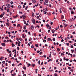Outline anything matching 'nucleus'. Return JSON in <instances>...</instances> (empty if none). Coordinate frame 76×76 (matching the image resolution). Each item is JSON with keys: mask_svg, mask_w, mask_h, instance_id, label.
<instances>
[{"mask_svg": "<svg viewBox=\"0 0 76 76\" xmlns=\"http://www.w3.org/2000/svg\"><path fill=\"white\" fill-rule=\"evenodd\" d=\"M37 19H39V16H37Z\"/></svg>", "mask_w": 76, "mask_h": 76, "instance_id": "774afa93", "label": "nucleus"}, {"mask_svg": "<svg viewBox=\"0 0 76 76\" xmlns=\"http://www.w3.org/2000/svg\"><path fill=\"white\" fill-rule=\"evenodd\" d=\"M43 22L44 23L45 22V20H43Z\"/></svg>", "mask_w": 76, "mask_h": 76, "instance_id": "864d4df0", "label": "nucleus"}, {"mask_svg": "<svg viewBox=\"0 0 76 76\" xmlns=\"http://www.w3.org/2000/svg\"><path fill=\"white\" fill-rule=\"evenodd\" d=\"M45 2L46 3H48V0H45Z\"/></svg>", "mask_w": 76, "mask_h": 76, "instance_id": "bb28decb", "label": "nucleus"}, {"mask_svg": "<svg viewBox=\"0 0 76 76\" xmlns=\"http://www.w3.org/2000/svg\"><path fill=\"white\" fill-rule=\"evenodd\" d=\"M18 17V15H16L15 16H14V18H17Z\"/></svg>", "mask_w": 76, "mask_h": 76, "instance_id": "c9c22d12", "label": "nucleus"}, {"mask_svg": "<svg viewBox=\"0 0 76 76\" xmlns=\"http://www.w3.org/2000/svg\"><path fill=\"white\" fill-rule=\"evenodd\" d=\"M22 17L24 19H25V18H26V16L25 15H22Z\"/></svg>", "mask_w": 76, "mask_h": 76, "instance_id": "423d86ee", "label": "nucleus"}, {"mask_svg": "<svg viewBox=\"0 0 76 76\" xmlns=\"http://www.w3.org/2000/svg\"><path fill=\"white\" fill-rule=\"evenodd\" d=\"M40 60H39V61H38V64H39V65L40 64Z\"/></svg>", "mask_w": 76, "mask_h": 76, "instance_id": "cd10ccee", "label": "nucleus"}, {"mask_svg": "<svg viewBox=\"0 0 76 76\" xmlns=\"http://www.w3.org/2000/svg\"><path fill=\"white\" fill-rule=\"evenodd\" d=\"M28 35H30V34H31V33L29 32H28Z\"/></svg>", "mask_w": 76, "mask_h": 76, "instance_id": "bf43d9fd", "label": "nucleus"}, {"mask_svg": "<svg viewBox=\"0 0 76 76\" xmlns=\"http://www.w3.org/2000/svg\"><path fill=\"white\" fill-rule=\"evenodd\" d=\"M20 7H21V6H20V5H19L18 6V8H19V9H20Z\"/></svg>", "mask_w": 76, "mask_h": 76, "instance_id": "a18cd8bd", "label": "nucleus"}, {"mask_svg": "<svg viewBox=\"0 0 76 76\" xmlns=\"http://www.w3.org/2000/svg\"><path fill=\"white\" fill-rule=\"evenodd\" d=\"M12 66H15V64H12Z\"/></svg>", "mask_w": 76, "mask_h": 76, "instance_id": "de8ad7c7", "label": "nucleus"}, {"mask_svg": "<svg viewBox=\"0 0 76 76\" xmlns=\"http://www.w3.org/2000/svg\"><path fill=\"white\" fill-rule=\"evenodd\" d=\"M20 24H18L17 25V27H18V28H19V27H20Z\"/></svg>", "mask_w": 76, "mask_h": 76, "instance_id": "ddd939ff", "label": "nucleus"}, {"mask_svg": "<svg viewBox=\"0 0 76 76\" xmlns=\"http://www.w3.org/2000/svg\"><path fill=\"white\" fill-rule=\"evenodd\" d=\"M19 13H21V14H22L23 12H20L19 11Z\"/></svg>", "mask_w": 76, "mask_h": 76, "instance_id": "f704fd0d", "label": "nucleus"}, {"mask_svg": "<svg viewBox=\"0 0 76 76\" xmlns=\"http://www.w3.org/2000/svg\"><path fill=\"white\" fill-rule=\"evenodd\" d=\"M23 8H25V6L24 5H23Z\"/></svg>", "mask_w": 76, "mask_h": 76, "instance_id": "69168bd1", "label": "nucleus"}, {"mask_svg": "<svg viewBox=\"0 0 76 76\" xmlns=\"http://www.w3.org/2000/svg\"><path fill=\"white\" fill-rule=\"evenodd\" d=\"M34 26H32L31 27V29H34Z\"/></svg>", "mask_w": 76, "mask_h": 76, "instance_id": "6e6552de", "label": "nucleus"}, {"mask_svg": "<svg viewBox=\"0 0 76 76\" xmlns=\"http://www.w3.org/2000/svg\"><path fill=\"white\" fill-rule=\"evenodd\" d=\"M2 63H3V64H5V61H3Z\"/></svg>", "mask_w": 76, "mask_h": 76, "instance_id": "e433bc0d", "label": "nucleus"}, {"mask_svg": "<svg viewBox=\"0 0 76 76\" xmlns=\"http://www.w3.org/2000/svg\"><path fill=\"white\" fill-rule=\"evenodd\" d=\"M13 26H16V24H13Z\"/></svg>", "mask_w": 76, "mask_h": 76, "instance_id": "4d7b16f0", "label": "nucleus"}, {"mask_svg": "<svg viewBox=\"0 0 76 76\" xmlns=\"http://www.w3.org/2000/svg\"><path fill=\"white\" fill-rule=\"evenodd\" d=\"M71 51H72V53H73V52H74V51H73V50H72H72H71Z\"/></svg>", "mask_w": 76, "mask_h": 76, "instance_id": "4c0bfd02", "label": "nucleus"}, {"mask_svg": "<svg viewBox=\"0 0 76 76\" xmlns=\"http://www.w3.org/2000/svg\"><path fill=\"white\" fill-rule=\"evenodd\" d=\"M71 48H73V46L72 45H71Z\"/></svg>", "mask_w": 76, "mask_h": 76, "instance_id": "a19ab883", "label": "nucleus"}, {"mask_svg": "<svg viewBox=\"0 0 76 76\" xmlns=\"http://www.w3.org/2000/svg\"><path fill=\"white\" fill-rule=\"evenodd\" d=\"M35 45L36 47H38V44H36Z\"/></svg>", "mask_w": 76, "mask_h": 76, "instance_id": "f3484780", "label": "nucleus"}, {"mask_svg": "<svg viewBox=\"0 0 76 76\" xmlns=\"http://www.w3.org/2000/svg\"><path fill=\"white\" fill-rule=\"evenodd\" d=\"M32 16H34V13L33 12H32Z\"/></svg>", "mask_w": 76, "mask_h": 76, "instance_id": "c756f323", "label": "nucleus"}, {"mask_svg": "<svg viewBox=\"0 0 76 76\" xmlns=\"http://www.w3.org/2000/svg\"><path fill=\"white\" fill-rule=\"evenodd\" d=\"M58 60H59V59H58L56 60V63H57L58 62Z\"/></svg>", "mask_w": 76, "mask_h": 76, "instance_id": "72a5a7b5", "label": "nucleus"}, {"mask_svg": "<svg viewBox=\"0 0 76 76\" xmlns=\"http://www.w3.org/2000/svg\"><path fill=\"white\" fill-rule=\"evenodd\" d=\"M6 25H7L8 26H9L10 25L9 24V23H6Z\"/></svg>", "mask_w": 76, "mask_h": 76, "instance_id": "c85d7f7f", "label": "nucleus"}, {"mask_svg": "<svg viewBox=\"0 0 76 76\" xmlns=\"http://www.w3.org/2000/svg\"><path fill=\"white\" fill-rule=\"evenodd\" d=\"M52 61V59H50L49 60H48V62H49V61Z\"/></svg>", "mask_w": 76, "mask_h": 76, "instance_id": "a878e982", "label": "nucleus"}, {"mask_svg": "<svg viewBox=\"0 0 76 76\" xmlns=\"http://www.w3.org/2000/svg\"><path fill=\"white\" fill-rule=\"evenodd\" d=\"M57 51H58L59 52V51H60V49L59 48H58L57 49Z\"/></svg>", "mask_w": 76, "mask_h": 76, "instance_id": "9b49d317", "label": "nucleus"}, {"mask_svg": "<svg viewBox=\"0 0 76 76\" xmlns=\"http://www.w3.org/2000/svg\"><path fill=\"white\" fill-rule=\"evenodd\" d=\"M3 14H1V15H0V18H3Z\"/></svg>", "mask_w": 76, "mask_h": 76, "instance_id": "4468645a", "label": "nucleus"}, {"mask_svg": "<svg viewBox=\"0 0 76 76\" xmlns=\"http://www.w3.org/2000/svg\"><path fill=\"white\" fill-rule=\"evenodd\" d=\"M62 55H63V56H64V54L63 53H61V56H62Z\"/></svg>", "mask_w": 76, "mask_h": 76, "instance_id": "6e6d98bb", "label": "nucleus"}, {"mask_svg": "<svg viewBox=\"0 0 76 76\" xmlns=\"http://www.w3.org/2000/svg\"><path fill=\"white\" fill-rule=\"evenodd\" d=\"M23 69H24V70H26V66H25L24 65L23 66Z\"/></svg>", "mask_w": 76, "mask_h": 76, "instance_id": "1a4fd4ad", "label": "nucleus"}, {"mask_svg": "<svg viewBox=\"0 0 76 76\" xmlns=\"http://www.w3.org/2000/svg\"><path fill=\"white\" fill-rule=\"evenodd\" d=\"M1 45L3 47H5V46H6V44L4 43H1Z\"/></svg>", "mask_w": 76, "mask_h": 76, "instance_id": "39448f33", "label": "nucleus"}, {"mask_svg": "<svg viewBox=\"0 0 76 76\" xmlns=\"http://www.w3.org/2000/svg\"><path fill=\"white\" fill-rule=\"evenodd\" d=\"M31 4H32V3H29V5H31Z\"/></svg>", "mask_w": 76, "mask_h": 76, "instance_id": "0e129e2a", "label": "nucleus"}, {"mask_svg": "<svg viewBox=\"0 0 76 76\" xmlns=\"http://www.w3.org/2000/svg\"><path fill=\"white\" fill-rule=\"evenodd\" d=\"M4 42H7L6 41V40H4Z\"/></svg>", "mask_w": 76, "mask_h": 76, "instance_id": "58836bf2", "label": "nucleus"}, {"mask_svg": "<svg viewBox=\"0 0 76 76\" xmlns=\"http://www.w3.org/2000/svg\"><path fill=\"white\" fill-rule=\"evenodd\" d=\"M46 26H47V28H50V29H51V26H49V25L48 24H47L46 25Z\"/></svg>", "mask_w": 76, "mask_h": 76, "instance_id": "20e7f679", "label": "nucleus"}, {"mask_svg": "<svg viewBox=\"0 0 76 76\" xmlns=\"http://www.w3.org/2000/svg\"><path fill=\"white\" fill-rule=\"evenodd\" d=\"M53 22H50V24H51V25H53Z\"/></svg>", "mask_w": 76, "mask_h": 76, "instance_id": "79ce46f5", "label": "nucleus"}, {"mask_svg": "<svg viewBox=\"0 0 76 76\" xmlns=\"http://www.w3.org/2000/svg\"><path fill=\"white\" fill-rule=\"evenodd\" d=\"M12 47H15V45L13 43L12 44Z\"/></svg>", "mask_w": 76, "mask_h": 76, "instance_id": "dca6fc26", "label": "nucleus"}, {"mask_svg": "<svg viewBox=\"0 0 76 76\" xmlns=\"http://www.w3.org/2000/svg\"><path fill=\"white\" fill-rule=\"evenodd\" d=\"M24 5H26V2L24 3Z\"/></svg>", "mask_w": 76, "mask_h": 76, "instance_id": "680f3d73", "label": "nucleus"}, {"mask_svg": "<svg viewBox=\"0 0 76 76\" xmlns=\"http://www.w3.org/2000/svg\"><path fill=\"white\" fill-rule=\"evenodd\" d=\"M70 71H71V72H73V69H72L70 70Z\"/></svg>", "mask_w": 76, "mask_h": 76, "instance_id": "e2e57ef3", "label": "nucleus"}, {"mask_svg": "<svg viewBox=\"0 0 76 76\" xmlns=\"http://www.w3.org/2000/svg\"><path fill=\"white\" fill-rule=\"evenodd\" d=\"M31 66L32 67H34V66H35V64H31Z\"/></svg>", "mask_w": 76, "mask_h": 76, "instance_id": "f8f14e48", "label": "nucleus"}, {"mask_svg": "<svg viewBox=\"0 0 76 76\" xmlns=\"http://www.w3.org/2000/svg\"><path fill=\"white\" fill-rule=\"evenodd\" d=\"M34 36H36V35H37V34L36 33H34Z\"/></svg>", "mask_w": 76, "mask_h": 76, "instance_id": "13d9d810", "label": "nucleus"}, {"mask_svg": "<svg viewBox=\"0 0 76 76\" xmlns=\"http://www.w3.org/2000/svg\"><path fill=\"white\" fill-rule=\"evenodd\" d=\"M16 39L17 40V41L19 40V39H18V38H16Z\"/></svg>", "mask_w": 76, "mask_h": 76, "instance_id": "8fccbe9b", "label": "nucleus"}, {"mask_svg": "<svg viewBox=\"0 0 76 76\" xmlns=\"http://www.w3.org/2000/svg\"><path fill=\"white\" fill-rule=\"evenodd\" d=\"M54 76H58V75H57V73H55L54 74Z\"/></svg>", "mask_w": 76, "mask_h": 76, "instance_id": "aec40b11", "label": "nucleus"}, {"mask_svg": "<svg viewBox=\"0 0 76 76\" xmlns=\"http://www.w3.org/2000/svg\"><path fill=\"white\" fill-rule=\"evenodd\" d=\"M71 14L73 15V14H74V12H73V11H71Z\"/></svg>", "mask_w": 76, "mask_h": 76, "instance_id": "5701e85b", "label": "nucleus"}, {"mask_svg": "<svg viewBox=\"0 0 76 76\" xmlns=\"http://www.w3.org/2000/svg\"><path fill=\"white\" fill-rule=\"evenodd\" d=\"M66 61H69V59H68V58H66V60H65Z\"/></svg>", "mask_w": 76, "mask_h": 76, "instance_id": "09e8293b", "label": "nucleus"}, {"mask_svg": "<svg viewBox=\"0 0 76 76\" xmlns=\"http://www.w3.org/2000/svg\"><path fill=\"white\" fill-rule=\"evenodd\" d=\"M3 58H4V57L3 56L1 57L0 58V60H1V61H2V60H3Z\"/></svg>", "mask_w": 76, "mask_h": 76, "instance_id": "0eeeda50", "label": "nucleus"}, {"mask_svg": "<svg viewBox=\"0 0 76 76\" xmlns=\"http://www.w3.org/2000/svg\"><path fill=\"white\" fill-rule=\"evenodd\" d=\"M27 9H28V7H26V8H25V10H27Z\"/></svg>", "mask_w": 76, "mask_h": 76, "instance_id": "c03bdc74", "label": "nucleus"}, {"mask_svg": "<svg viewBox=\"0 0 76 76\" xmlns=\"http://www.w3.org/2000/svg\"><path fill=\"white\" fill-rule=\"evenodd\" d=\"M31 21H32V23H33V24L35 25V19H34L33 18L32 19Z\"/></svg>", "mask_w": 76, "mask_h": 76, "instance_id": "f257e3e1", "label": "nucleus"}, {"mask_svg": "<svg viewBox=\"0 0 76 76\" xmlns=\"http://www.w3.org/2000/svg\"><path fill=\"white\" fill-rule=\"evenodd\" d=\"M9 9H8L7 10V12L8 13V12H9L10 11H9Z\"/></svg>", "mask_w": 76, "mask_h": 76, "instance_id": "393cba45", "label": "nucleus"}, {"mask_svg": "<svg viewBox=\"0 0 76 76\" xmlns=\"http://www.w3.org/2000/svg\"><path fill=\"white\" fill-rule=\"evenodd\" d=\"M11 54H12V53H10V55L9 56V57H12V56L11 55Z\"/></svg>", "mask_w": 76, "mask_h": 76, "instance_id": "6ab92c4d", "label": "nucleus"}, {"mask_svg": "<svg viewBox=\"0 0 76 76\" xmlns=\"http://www.w3.org/2000/svg\"><path fill=\"white\" fill-rule=\"evenodd\" d=\"M73 57H75V56H76V55L75 54H73L72 56Z\"/></svg>", "mask_w": 76, "mask_h": 76, "instance_id": "473e14b6", "label": "nucleus"}, {"mask_svg": "<svg viewBox=\"0 0 76 76\" xmlns=\"http://www.w3.org/2000/svg\"><path fill=\"white\" fill-rule=\"evenodd\" d=\"M3 15H4V14H5V13L4 12H3L2 13Z\"/></svg>", "mask_w": 76, "mask_h": 76, "instance_id": "603ef678", "label": "nucleus"}, {"mask_svg": "<svg viewBox=\"0 0 76 76\" xmlns=\"http://www.w3.org/2000/svg\"><path fill=\"white\" fill-rule=\"evenodd\" d=\"M19 40H20V41H22V38H20L19 39Z\"/></svg>", "mask_w": 76, "mask_h": 76, "instance_id": "3c124183", "label": "nucleus"}, {"mask_svg": "<svg viewBox=\"0 0 76 76\" xmlns=\"http://www.w3.org/2000/svg\"><path fill=\"white\" fill-rule=\"evenodd\" d=\"M15 51H16V50H12V52L13 53H14V52H15Z\"/></svg>", "mask_w": 76, "mask_h": 76, "instance_id": "ea45409f", "label": "nucleus"}, {"mask_svg": "<svg viewBox=\"0 0 76 76\" xmlns=\"http://www.w3.org/2000/svg\"><path fill=\"white\" fill-rule=\"evenodd\" d=\"M24 29L25 30V29H26V26H24Z\"/></svg>", "mask_w": 76, "mask_h": 76, "instance_id": "b1692460", "label": "nucleus"}, {"mask_svg": "<svg viewBox=\"0 0 76 76\" xmlns=\"http://www.w3.org/2000/svg\"><path fill=\"white\" fill-rule=\"evenodd\" d=\"M60 27L61 28H62V27H63V25H60Z\"/></svg>", "mask_w": 76, "mask_h": 76, "instance_id": "5fc2aeb1", "label": "nucleus"}, {"mask_svg": "<svg viewBox=\"0 0 76 76\" xmlns=\"http://www.w3.org/2000/svg\"><path fill=\"white\" fill-rule=\"evenodd\" d=\"M48 41H52V40H51V38H48Z\"/></svg>", "mask_w": 76, "mask_h": 76, "instance_id": "2eb2a0df", "label": "nucleus"}, {"mask_svg": "<svg viewBox=\"0 0 76 76\" xmlns=\"http://www.w3.org/2000/svg\"><path fill=\"white\" fill-rule=\"evenodd\" d=\"M54 32H55V30H53L52 31V33H54Z\"/></svg>", "mask_w": 76, "mask_h": 76, "instance_id": "412c9836", "label": "nucleus"}, {"mask_svg": "<svg viewBox=\"0 0 76 76\" xmlns=\"http://www.w3.org/2000/svg\"><path fill=\"white\" fill-rule=\"evenodd\" d=\"M48 11V10H47V8H46V9H44L43 10V11L44 12H47Z\"/></svg>", "mask_w": 76, "mask_h": 76, "instance_id": "f03ea898", "label": "nucleus"}, {"mask_svg": "<svg viewBox=\"0 0 76 76\" xmlns=\"http://www.w3.org/2000/svg\"><path fill=\"white\" fill-rule=\"evenodd\" d=\"M35 0H32V1L34 3H36V1H35Z\"/></svg>", "mask_w": 76, "mask_h": 76, "instance_id": "a211bd4d", "label": "nucleus"}, {"mask_svg": "<svg viewBox=\"0 0 76 76\" xmlns=\"http://www.w3.org/2000/svg\"><path fill=\"white\" fill-rule=\"evenodd\" d=\"M27 64L29 66H31V64Z\"/></svg>", "mask_w": 76, "mask_h": 76, "instance_id": "052dcab7", "label": "nucleus"}, {"mask_svg": "<svg viewBox=\"0 0 76 76\" xmlns=\"http://www.w3.org/2000/svg\"><path fill=\"white\" fill-rule=\"evenodd\" d=\"M34 48V46L33 45H32L31 46V48Z\"/></svg>", "mask_w": 76, "mask_h": 76, "instance_id": "49530a36", "label": "nucleus"}, {"mask_svg": "<svg viewBox=\"0 0 76 76\" xmlns=\"http://www.w3.org/2000/svg\"><path fill=\"white\" fill-rule=\"evenodd\" d=\"M23 38H25V37L24 36H22Z\"/></svg>", "mask_w": 76, "mask_h": 76, "instance_id": "338daca9", "label": "nucleus"}, {"mask_svg": "<svg viewBox=\"0 0 76 76\" xmlns=\"http://www.w3.org/2000/svg\"><path fill=\"white\" fill-rule=\"evenodd\" d=\"M53 41H55V40H56V38H53Z\"/></svg>", "mask_w": 76, "mask_h": 76, "instance_id": "2f4dec72", "label": "nucleus"}, {"mask_svg": "<svg viewBox=\"0 0 76 76\" xmlns=\"http://www.w3.org/2000/svg\"><path fill=\"white\" fill-rule=\"evenodd\" d=\"M46 38H47V36H45V37H44L45 39H46Z\"/></svg>", "mask_w": 76, "mask_h": 76, "instance_id": "7c9ffc66", "label": "nucleus"}, {"mask_svg": "<svg viewBox=\"0 0 76 76\" xmlns=\"http://www.w3.org/2000/svg\"><path fill=\"white\" fill-rule=\"evenodd\" d=\"M61 19H64V16L63 15H61Z\"/></svg>", "mask_w": 76, "mask_h": 76, "instance_id": "9d476101", "label": "nucleus"}, {"mask_svg": "<svg viewBox=\"0 0 76 76\" xmlns=\"http://www.w3.org/2000/svg\"><path fill=\"white\" fill-rule=\"evenodd\" d=\"M6 6L8 8H10V5L9 4H6Z\"/></svg>", "mask_w": 76, "mask_h": 76, "instance_id": "7ed1b4c3", "label": "nucleus"}, {"mask_svg": "<svg viewBox=\"0 0 76 76\" xmlns=\"http://www.w3.org/2000/svg\"><path fill=\"white\" fill-rule=\"evenodd\" d=\"M61 8H60V10H59L60 11V13H61Z\"/></svg>", "mask_w": 76, "mask_h": 76, "instance_id": "4be33fe9", "label": "nucleus"}, {"mask_svg": "<svg viewBox=\"0 0 76 76\" xmlns=\"http://www.w3.org/2000/svg\"><path fill=\"white\" fill-rule=\"evenodd\" d=\"M16 75V73L15 72L14 73V76H15V75Z\"/></svg>", "mask_w": 76, "mask_h": 76, "instance_id": "37998d69", "label": "nucleus"}]
</instances>
